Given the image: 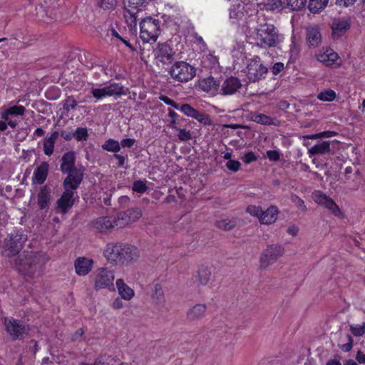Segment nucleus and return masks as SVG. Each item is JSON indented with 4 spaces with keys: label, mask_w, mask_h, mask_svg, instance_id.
Returning a JSON list of instances; mask_svg holds the SVG:
<instances>
[{
    "label": "nucleus",
    "mask_w": 365,
    "mask_h": 365,
    "mask_svg": "<svg viewBox=\"0 0 365 365\" xmlns=\"http://www.w3.org/2000/svg\"><path fill=\"white\" fill-rule=\"evenodd\" d=\"M336 98V93L331 89H327L317 95V98L322 101H332Z\"/></svg>",
    "instance_id": "obj_40"
},
{
    "label": "nucleus",
    "mask_w": 365,
    "mask_h": 365,
    "mask_svg": "<svg viewBox=\"0 0 365 365\" xmlns=\"http://www.w3.org/2000/svg\"><path fill=\"white\" fill-rule=\"evenodd\" d=\"M195 113L193 115L192 118H195L199 123L205 125H210L212 124V121L209 115L205 113L200 112L197 110H196Z\"/></svg>",
    "instance_id": "obj_37"
},
{
    "label": "nucleus",
    "mask_w": 365,
    "mask_h": 365,
    "mask_svg": "<svg viewBox=\"0 0 365 365\" xmlns=\"http://www.w3.org/2000/svg\"><path fill=\"white\" fill-rule=\"evenodd\" d=\"M80 184H76L75 187H69L63 184L64 192L56 201V212L66 214L73 207L75 202L76 197H78L74 190L79 187Z\"/></svg>",
    "instance_id": "obj_6"
},
{
    "label": "nucleus",
    "mask_w": 365,
    "mask_h": 365,
    "mask_svg": "<svg viewBox=\"0 0 365 365\" xmlns=\"http://www.w3.org/2000/svg\"><path fill=\"white\" fill-rule=\"evenodd\" d=\"M350 331L355 336H361L365 334V322L361 325H350Z\"/></svg>",
    "instance_id": "obj_47"
},
{
    "label": "nucleus",
    "mask_w": 365,
    "mask_h": 365,
    "mask_svg": "<svg viewBox=\"0 0 365 365\" xmlns=\"http://www.w3.org/2000/svg\"><path fill=\"white\" fill-rule=\"evenodd\" d=\"M257 157L252 151L247 152L242 158V160H243V162L247 163V164L250 163L252 162H254V161L257 160Z\"/></svg>",
    "instance_id": "obj_57"
},
{
    "label": "nucleus",
    "mask_w": 365,
    "mask_h": 365,
    "mask_svg": "<svg viewBox=\"0 0 365 365\" xmlns=\"http://www.w3.org/2000/svg\"><path fill=\"white\" fill-rule=\"evenodd\" d=\"M118 218L112 217H101L92 222L93 227L100 232H106L115 227H122L123 225H118Z\"/></svg>",
    "instance_id": "obj_12"
},
{
    "label": "nucleus",
    "mask_w": 365,
    "mask_h": 365,
    "mask_svg": "<svg viewBox=\"0 0 365 365\" xmlns=\"http://www.w3.org/2000/svg\"><path fill=\"white\" fill-rule=\"evenodd\" d=\"M49 170L48 162H42L34 170L32 176L33 183L42 185L46 181Z\"/></svg>",
    "instance_id": "obj_21"
},
{
    "label": "nucleus",
    "mask_w": 365,
    "mask_h": 365,
    "mask_svg": "<svg viewBox=\"0 0 365 365\" xmlns=\"http://www.w3.org/2000/svg\"><path fill=\"white\" fill-rule=\"evenodd\" d=\"M153 298H155L158 303H160L163 301V291L159 284H155V293L153 294Z\"/></svg>",
    "instance_id": "obj_54"
},
{
    "label": "nucleus",
    "mask_w": 365,
    "mask_h": 365,
    "mask_svg": "<svg viewBox=\"0 0 365 365\" xmlns=\"http://www.w3.org/2000/svg\"><path fill=\"white\" fill-rule=\"evenodd\" d=\"M247 77L252 82H257L264 78L268 69L265 67L259 56L252 58L247 66Z\"/></svg>",
    "instance_id": "obj_10"
},
{
    "label": "nucleus",
    "mask_w": 365,
    "mask_h": 365,
    "mask_svg": "<svg viewBox=\"0 0 365 365\" xmlns=\"http://www.w3.org/2000/svg\"><path fill=\"white\" fill-rule=\"evenodd\" d=\"M113 158H115V159L118 160V163H117V166L118 168H123L124 167L125 165V160H126V158H127V155L126 156H124V155H120V154H118L117 153L113 154Z\"/></svg>",
    "instance_id": "obj_60"
},
{
    "label": "nucleus",
    "mask_w": 365,
    "mask_h": 365,
    "mask_svg": "<svg viewBox=\"0 0 365 365\" xmlns=\"http://www.w3.org/2000/svg\"><path fill=\"white\" fill-rule=\"evenodd\" d=\"M340 359H341V356H339V354H336L334 356V359H331L328 360L326 365H341V364L340 362Z\"/></svg>",
    "instance_id": "obj_64"
},
{
    "label": "nucleus",
    "mask_w": 365,
    "mask_h": 365,
    "mask_svg": "<svg viewBox=\"0 0 365 365\" xmlns=\"http://www.w3.org/2000/svg\"><path fill=\"white\" fill-rule=\"evenodd\" d=\"M168 73L176 81L185 83L195 76L196 70L194 66L185 61H175L169 68Z\"/></svg>",
    "instance_id": "obj_4"
},
{
    "label": "nucleus",
    "mask_w": 365,
    "mask_h": 365,
    "mask_svg": "<svg viewBox=\"0 0 365 365\" xmlns=\"http://www.w3.org/2000/svg\"><path fill=\"white\" fill-rule=\"evenodd\" d=\"M102 149L108 152L116 153L120 150V143L114 139L109 138L102 145Z\"/></svg>",
    "instance_id": "obj_34"
},
{
    "label": "nucleus",
    "mask_w": 365,
    "mask_h": 365,
    "mask_svg": "<svg viewBox=\"0 0 365 365\" xmlns=\"http://www.w3.org/2000/svg\"><path fill=\"white\" fill-rule=\"evenodd\" d=\"M327 4L328 0H309L308 9L312 13L317 14L323 10Z\"/></svg>",
    "instance_id": "obj_33"
},
{
    "label": "nucleus",
    "mask_w": 365,
    "mask_h": 365,
    "mask_svg": "<svg viewBox=\"0 0 365 365\" xmlns=\"http://www.w3.org/2000/svg\"><path fill=\"white\" fill-rule=\"evenodd\" d=\"M73 136L77 141L86 140L88 137V130L86 128L78 127L73 132Z\"/></svg>",
    "instance_id": "obj_42"
},
{
    "label": "nucleus",
    "mask_w": 365,
    "mask_h": 365,
    "mask_svg": "<svg viewBox=\"0 0 365 365\" xmlns=\"http://www.w3.org/2000/svg\"><path fill=\"white\" fill-rule=\"evenodd\" d=\"M26 111V108L23 106H13L7 108V113L11 115H24Z\"/></svg>",
    "instance_id": "obj_45"
},
{
    "label": "nucleus",
    "mask_w": 365,
    "mask_h": 365,
    "mask_svg": "<svg viewBox=\"0 0 365 365\" xmlns=\"http://www.w3.org/2000/svg\"><path fill=\"white\" fill-rule=\"evenodd\" d=\"M211 276V271L207 267H201L198 271V279L200 284H207Z\"/></svg>",
    "instance_id": "obj_38"
},
{
    "label": "nucleus",
    "mask_w": 365,
    "mask_h": 365,
    "mask_svg": "<svg viewBox=\"0 0 365 365\" xmlns=\"http://www.w3.org/2000/svg\"><path fill=\"white\" fill-rule=\"evenodd\" d=\"M337 135L335 131H324L316 134L303 135V139H318L322 138H331Z\"/></svg>",
    "instance_id": "obj_39"
},
{
    "label": "nucleus",
    "mask_w": 365,
    "mask_h": 365,
    "mask_svg": "<svg viewBox=\"0 0 365 365\" xmlns=\"http://www.w3.org/2000/svg\"><path fill=\"white\" fill-rule=\"evenodd\" d=\"M123 363L111 355L103 354L99 356L94 361L93 365H123Z\"/></svg>",
    "instance_id": "obj_32"
},
{
    "label": "nucleus",
    "mask_w": 365,
    "mask_h": 365,
    "mask_svg": "<svg viewBox=\"0 0 365 365\" xmlns=\"http://www.w3.org/2000/svg\"><path fill=\"white\" fill-rule=\"evenodd\" d=\"M178 110H180L182 113H183L187 116L192 118L195 115V112L196 110L195 108L192 107L190 104L184 103L181 106L179 105V108Z\"/></svg>",
    "instance_id": "obj_48"
},
{
    "label": "nucleus",
    "mask_w": 365,
    "mask_h": 365,
    "mask_svg": "<svg viewBox=\"0 0 365 365\" xmlns=\"http://www.w3.org/2000/svg\"><path fill=\"white\" fill-rule=\"evenodd\" d=\"M4 325L13 340L23 339L29 334V327L24 322L14 318H5Z\"/></svg>",
    "instance_id": "obj_8"
},
{
    "label": "nucleus",
    "mask_w": 365,
    "mask_h": 365,
    "mask_svg": "<svg viewBox=\"0 0 365 365\" xmlns=\"http://www.w3.org/2000/svg\"><path fill=\"white\" fill-rule=\"evenodd\" d=\"M77 106V101L73 96H68L64 102L63 109L68 112L70 109H74Z\"/></svg>",
    "instance_id": "obj_51"
},
{
    "label": "nucleus",
    "mask_w": 365,
    "mask_h": 365,
    "mask_svg": "<svg viewBox=\"0 0 365 365\" xmlns=\"http://www.w3.org/2000/svg\"><path fill=\"white\" fill-rule=\"evenodd\" d=\"M142 216L141 210L139 207H132L121 212L118 215V220L124 221V224L138 220Z\"/></svg>",
    "instance_id": "obj_23"
},
{
    "label": "nucleus",
    "mask_w": 365,
    "mask_h": 365,
    "mask_svg": "<svg viewBox=\"0 0 365 365\" xmlns=\"http://www.w3.org/2000/svg\"><path fill=\"white\" fill-rule=\"evenodd\" d=\"M52 200L51 188L47 185L41 186L37 194V204L39 209L47 212Z\"/></svg>",
    "instance_id": "obj_13"
},
{
    "label": "nucleus",
    "mask_w": 365,
    "mask_h": 365,
    "mask_svg": "<svg viewBox=\"0 0 365 365\" xmlns=\"http://www.w3.org/2000/svg\"><path fill=\"white\" fill-rule=\"evenodd\" d=\"M114 279L115 274L113 271L104 267L99 268L95 272L94 289L115 290Z\"/></svg>",
    "instance_id": "obj_7"
},
{
    "label": "nucleus",
    "mask_w": 365,
    "mask_h": 365,
    "mask_svg": "<svg viewBox=\"0 0 365 365\" xmlns=\"http://www.w3.org/2000/svg\"><path fill=\"white\" fill-rule=\"evenodd\" d=\"M93 260L84 257H78L74 262L76 274L79 276L88 274L92 269Z\"/></svg>",
    "instance_id": "obj_19"
},
{
    "label": "nucleus",
    "mask_w": 365,
    "mask_h": 365,
    "mask_svg": "<svg viewBox=\"0 0 365 365\" xmlns=\"http://www.w3.org/2000/svg\"><path fill=\"white\" fill-rule=\"evenodd\" d=\"M123 244L120 243H108L104 250V255L106 259L117 264L119 253L122 250Z\"/></svg>",
    "instance_id": "obj_25"
},
{
    "label": "nucleus",
    "mask_w": 365,
    "mask_h": 365,
    "mask_svg": "<svg viewBox=\"0 0 365 365\" xmlns=\"http://www.w3.org/2000/svg\"><path fill=\"white\" fill-rule=\"evenodd\" d=\"M350 21L348 19L334 20L331 26L333 38H339L341 37L350 29Z\"/></svg>",
    "instance_id": "obj_20"
},
{
    "label": "nucleus",
    "mask_w": 365,
    "mask_h": 365,
    "mask_svg": "<svg viewBox=\"0 0 365 365\" xmlns=\"http://www.w3.org/2000/svg\"><path fill=\"white\" fill-rule=\"evenodd\" d=\"M317 60L326 66H331L336 63L339 58L338 54L333 50H327L326 52L317 55Z\"/></svg>",
    "instance_id": "obj_26"
},
{
    "label": "nucleus",
    "mask_w": 365,
    "mask_h": 365,
    "mask_svg": "<svg viewBox=\"0 0 365 365\" xmlns=\"http://www.w3.org/2000/svg\"><path fill=\"white\" fill-rule=\"evenodd\" d=\"M138 257V252L137 248L131 245H123L122 250L119 253L118 259H117V264H128Z\"/></svg>",
    "instance_id": "obj_14"
},
{
    "label": "nucleus",
    "mask_w": 365,
    "mask_h": 365,
    "mask_svg": "<svg viewBox=\"0 0 365 365\" xmlns=\"http://www.w3.org/2000/svg\"><path fill=\"white\" fill-rule=\"evenodd\" d=\"M267 155L269 160L273 161H277L280 158V154L277 150H268Z\"/></svg>",
    "instance_id": "obj_62"
},
{
    "label": "nucleus",
    "mask_w": 365,
    "mask_h": 365,
    "mask_svg": "<svg viewBox=\"0 0 365 365\" xmlns=\"http://www.w3.org/2000/svg\"><path fill=\"white\" fill-rule=\"evenodd\" d=\"M284 69V63H282L281 62H277L274 64V66L271 68V71L274 75H277L280 72H282Z\"/></svg>",
    "instance_id": "obj_59"
},
{
    "label": "nucleus",
    "mask_w": 365,
    "mask_h": 365,
    "mask_svg": "<svg viewBox=\"0 0 365 365\" xmlns=\"http://www.w3.org/2000/svg\"><path fill=\"white\" fill-rule=\"evenodd\" d=\"M108 94L110 97L115 98L120 97L122 95H126L128 88H125L123 85L118 83H112L106 86Z\"/></svg>",
    "instance_id": "obj_31"
},
{
    "label": "nucleus",
    "mask_w": 365,
    "mask_h": 365,
    "mask_svg": "<svg viewBox=\"0 0 365 365\" xmlns=\"http://www.w3.org/2000/svg\"><path fill=\"white\" fill-rule=\"evenodd\" d=\"M347 339H348L347 343H346L344 344L339 345V348L344 352L350 351L353 346L354 341H353L352 337L350 335H347Z\"/></svg>",
    "instance_id": "obj_56"
},
{
    "label": "nucleus",
    "mask_w": 365,
    "mask_h": 365,
    "mask_svg": "<svg viewBox=\"0 0 365 365\" xmlns=\"http://www.w3.org/2000/svg\"><path fill=\"white\" fill-rule=\"evenodd\" d=\"M159 99L161 101L164 102L165 104L175 108V109H178V108H179V104L177 103L176 102H175L173 100H172L169 97H168L167 96L161 95L159 96Z\"/></svg>",
    "instance_id": "obj_55"
},
{
    "label": "nucleus",
    "mask_w": 365,
    "mask_h": 365,
    "mask_svg": "<svg viewBox=\"0 0 365 365\" xmlns=\"http://www.w3.org/2000/svg\"><path fill=\"white\" fill-rule=\"evenodd\" d=\"M135 143V140L133 138H125L123 139L120 143V146L123 148H132Z\"/></svg>",
    "instance_id": "obj_61"
},
{
    "label": "nucleus",
    "mask_w": 365,
    "mask_h": 365,
    "mask_svg": "<svg viewBox=\"0 0 365 365\" xmlns=\"http://www.w3.org/2000/svg\"><path fill=\"white\" fill-rule=\"evenodd\" d=\"M255 40L258 46L265 49L276 47L281 42L277 29L270 24L261 25L256 30Z\"/></svg>",
    "instance_id": "obj_3"
},
{
    "label": "nucleus",
    "mask_w": 365,
    "mask_h": 365,
    "mask_svg": "<svg viewBox=\"0 0 365 365\" xmlns=\"http://www.w3.org/2000/svg\"><path fill=\"white\" fill-rule=\"evenodd\" d=\"M91 93H92L93 96L97 100H100L102 99L103 98L108 96L106 86H103L101 88L92 87L91 88Z\"/></svg>",
    "instance_id": "obj_41"
},
{
    "label": "nucleus",
    "mask_w": 365,
    "mask_h": 365,
    "mask_svg": "<svg viewBox=\"0 0 365 365\" xmlns=\"http://www.w3.org/2000/svg\"><path fill=\"white\" fill-rule=\"evenodd\" d=\"M242 86L240 81L236 77H229L220 84L219 93L225 96L235 93Z\"/></svg>",
    "instance_id": "obj_16"
},
{
    "label": "nucleus",
    "mask_w": 365,
    "mask_h": 365,
    "mask_svg": "<svg viewBox=\"0 0 365 365\" xmlns=\"http://www.w3.org/2000/svg\"><path fill=\"white\" fill-rule=\"evenodd\" d=\"M215 225H216L217 227H218L219 229H221V230H223L225 231H229V230H232L234 227H235L236 221L233 219L232 220H229V219L221 220L217 221L215 222Z\"/></svg>",
    "instance_id": "obj_36"
},
{
    "label": "nucleus",
    "mask_w": 365,
    "mask_h": 365,
    "mask_svg": "<svg viewBox=\"0 0 365 365\" xmlns=\"http://www.w3.org/2000/svg\"><path fill=\"white\" fill-rule=\"evenodd\" d=\"M175 54V53L167 43L158 44L155 50V58L164 64L167 62L170 63L174 59Z\"/></svg>",
    "instance_id": "obj_17"
},
{
    "label": "nucleus",
    "mask_w": 365,
    "mask_h": 365,
    "mask_svg": "<svg viewBox=\"0 0 365 365\" xmlns=\"http://www.w3.org/2000/svg\"><path fill=\"white\" fill-rule=\"evenodd\" d=\"M49 258L42 252L24 251L16 259L15 266L25 277L34 279L41 277Z\"/></svg>",
    "instance_id": "obj_1"
},
{
    "label": "nucleus",
    "mask_w": 365,
    "mask_h": 365,
    "mask_svg": "<svg viewBox=\"0 0 365 365\" xmlns=\"http://www.w3.org/2000/svg\"><path fill=\"white\" fill-rule=\"evenodd\" d=\"M284 248L279 245H269L262 252L259 264L261 269H266L274 264L284 254Z\"/></svg>",
    "instance_id": "obj_9"
},
{
    "label": "nucleus",
    "mask_w": 365,
    "mask_h": 365,
    "mask_svg": "<svg viewBox=\"0 0 365 365\" xmlns=\"http://www.w3.org/2000/svg\"><path fill=\"white\" fill-rule=\"evenodd\" d=\"M240 163L238 160H230L226 163V167L228 170L232 172H237L240 170Z\"/></svg>",
    "instance_id": "obj_52"
},
{
    "label": "nucleus",
    "mask_w": 365,
    "mask_h": 365,
    "mask_svg": "<svg viewBox=\"0 0 365 365\" xmlns=\"http://www.w3.org/2000/svg\"><path fill=\"white\" fill-rule=\"evenodd\" d=\"M252 119L253 121L262 125H275L274 120H276L262 113L253 115Z\"/></svg>",
    "instance_id": "obj_35"
},
{
    "label": "nucleus",
    "mask_w": 365,
    "mask_h": 365,
    "mask_svg": "<svg viewBox=\"0 0 365 365\" xmlns=\"http://www.w3.org/2000/svg\"><path fill=\"white\" fill-rule=\"evenodd\" d=\"M116 287L122 299L130 300L134 296V291L124 282L123 279H117Z\"/></svg>",
    "instance_id": "obj_29"
},
{
    "label": "nucleus",
    "mask_w": 365,
    "mask_h": 365,
    "mask_svg": "<svg viewBox=\"0 0 365 365\" xmlns=\"http://www.w3.org/2000/svg\"><path fill=\"white\" fill-rule=\"evenodd\" d=\"M277 214V207L276 206H271L265 211L262 210L260 222L266 225L272 224L276 221Z\"/></svg>",
    "instance_id": "obj_28"
},
{
    "label": "nucleus",
    "mask_w": 365,
    "mask_h": 365,
    "mask_svg": "<svg viewBox=\"0 0 365 365\" xmlns=\"http://www.w3.org/2000/svg\"><path fill=\"white\" fill-rule=\"evenodd\" d=\"M247 212L254 217H257L260 221V217L262 214V210L259 206L249 205L246 209Z\"/></svg>",
    "instance_id": "obj_49"
},
{
    "label": "nucleus",
    "mask_w": 365,
    "mask_h": 365,
    "mask_svg": "<svg viewBox=\"0 0 365 365\" xmlns=\"http://www.w3.org/2000/svg\"><path fill=\"white\" fill-rule=\"evenodd\" d=\"M306 41L309 48L318 47L322 42V35L316 26L306 28Z\"/></svg>",
    "instance_id": "obj_18"
},
{
    "label": "nucleus",
    "mask_w": 365,
    "mask_h": 365,
    "mask_svg": "<svg viewBox=\"0 0 365 365\" xmlns=\"http://www.w3.org/2000/svg\"><path fill=\"white\" fill-rule=\"evenodd\" d=\"M54 145L55 143L51 142L50 140L45 138L43 143V150L44 154L46 155L51 156L53 153Z\"/></svg>",
    "instance_id": "obj_46"
},
{
    "label": "nucleus",
    "mask_w": 365,
    "mask_h": 365,
    "mask_svg": "<svg viewBox=\"0 0 365 365\" xmlns=\"http://www.w3.org/2000/svg\"><path fill=\"white\" fill-rule=\"evenodd\" d=\"M331 141L319 140L317 143L308 149V153L310 158L316 155L329 154L331 152Z\"/></svg>",
    "instance_id": "obj_22"
},
{
    "label": "nucleus",
    "mask_w": 365,
    "mask_h": 365,
    "mask_svg": "<svg viewBox=\"0 0 365 365\" xmlns=\"http://www.w3.org/2000/svg\"><path fill=\"white\" fill-rule=\"evenodd\" d=\"M314 200L317 204L321 205L331 211L335 216H339L341 214L339 206L335 203V202L322 192H317L314 195Z\"/></svg>",
    "instance_id": "obj_15"
},
{
    "label": "nucleus",
    "mask_w": 365,
    "mask_h": 365,
    "mask_svg": "<svg viewBox=\"0 0 365 365\" xmlns=\"http://www.w3.org/2000/svg\"><path fill=\"white\" fill-rule=\"evenodd\" d=\"M146 0H123L124 9L130 14L131 21L135 24V14L129 9H138L140 7L145 6Z\"/></svg>",
    "instance_id": "obj_30"
},
{
    "label": "nucleus",
    "mask_w": 365,
    "mask_h": 365,
    "mask_svg": "<svg viewBox=\"0 0 365 365\" xmlns=\"http://www.w3.org/2000/svg\"><path fill=\"white\" fill-rule=\"evenodd\" d=\"M199 86L203 91L215 94L220 91V83L210 76L201 80L199 83Z\"/></svg>",
    "instance_id": "obj_24"
},
{
    "label": "nucleus",
    "mask_w": 365,
    "mask_h": 365,
    "mask_svg": "<svg viewBox=\"0 0 365 365\" xmlns=\"http://www.w3.org/2000/svg\"><path fill=\"white\" fill-rule=\"evenodd\" d=\"M206 309L205 304H197L187 311V317L191 321L200 319L204 317Z\"/></svg>",
    "instance_id": "obj_27"
},
{
    "label": "nucleus",
    "mask_w": 365,
    "mask_h": 365,
    "mask_svg": "<svg viewBox=\"0 0 365 365\" xmlns=\"http://www.w3.org/2000/svg\"><path fill=\"white\" fill-rule=\"evenodd\" d=\"M76 159L74 151L66 152L61 159L60 170L63 174H67L63 184L69 187H75L76 184H81L83 178L84 169L76 166Z\"/></svg>",
    "instance_id": "obj_2"
},
{
    "label": "nucleus",
    "mask_w": 365,
    "mask_h": 365,
    "mask_svg": "<svg viewBox=\"0 0 365 365\" xmlns=\"http://www.w3.org/2000/svg\"><path fill=\"white\" fill-rule=\"evenodd\" d=\"M132 190L138 193H144L148 190L145 181L141 180H135L133 183Z\"/></svg>",
    "instance_id": "obj_43"
},
{
    "label": "nucleus",
    "mask_w": 365,
    "mask_h": 365,
    "mask_svg": "<svg viewBox=\"0 0 365 365\" xmlns=\"http://www.w3.org/2000/svg\"><path fill=\"white\" fill-rule=\"evenodd\" d=\"M117 3L118 0H108L106 2L103 1V6H100L99 8H101L104 10L113 9L115 8Z\"/></svg>",
    "instance_id": "obj_58"
},
{
    "label": "nucleus",
    "mask_w": 365,
    "mask_h": 365,
    "mask_svg": "<svg viewBox=\"0 0 365 365\" xmlns=\"http://www.w3.org/2000/svg\"><path fill=\"white\" fill-rule=\"evenodd\" d=\"M240 4H237V5H233L230 9V16L231 19H237L238 17V14H239V11L238 9H240Z\"/></svg>",
    "instance_id": "obj_63"
},
{
    "label": "nucleus",
    "mask_w": 365,
    "mask_h": 365,
    "mask_svg": "<svg viewBox=\"0 0 365 365\" xmlns=\"http://www.w3.org/2000/svg\"><path fill=\"white\" fill-rule=\"evenodd\" d=\"M27 239V235L23 233L16 232L10 234L5 239V245L9 252L8 255L14 256L19 254Z\"/></svg>",
    "instance_id": "obj_11"
},
{
    "label": "nucleus",
    "mask_w": 365,
    "mask_h": 365,
    "mask_svg": "<svg viewBox=\"0 0 365 365\" xmlns=\"http://www.w3.org/2000/svg\"><path fill=\"white\" fill-rule=\"evenodd\" d=\"M307 0H287L288 6L292 10L299 11L303 9Z\"/></svg>",
    "instance_id": "obj_44"
},
{
    "label": "nucleus",
    "mask_w": 365,
    "mask_h": 365,
    "mask_svg": "<svg viewBox=\"0 0 365 365\" xmlns=\"http://www.w3.org/2000/svg\"><path fill=\"white\" fill-rule=\"evenodd\" d=\"M292 200L293 202H294L297 205V207L305 212L307 210V207L306 205H304V202L302 199H301L299 197H298L297 195H292Z\"/></svg>",
    "instance_id": "obj_53"
},
{
    "label": "nucleus",
    "mask_w": 365,
    "mask_h": 365,
    "mask_svg": "<svg viewBox=\"0 0 365 365\" xmlns=\"http://www.w3.org/2000/svg\"><path fill=\"white\" fill-rule=\"evenodd\" d=\"M140 36L144 43L150 41H155L160 33V21L150 16L143 19L140 24Z\"/></svg>",
    "instance_id": "obj_5"
},
{
    "label": "nucleus",
    "mask_w": 365,
    "mask_h": 365,
    "mask_svg": "<svg viewBox=\"0 0 365 365\" xmlns=\"http://www.w3.org/2000/svg\"><path fill=\"white\" fill-rule=\"evenodd\" d=\"M178 131V137L181 141H187L192 138L191 133L190 130L182 128H175Z\"/></svg>",
    "instance_id": "obj_50"
}]
</instances>
